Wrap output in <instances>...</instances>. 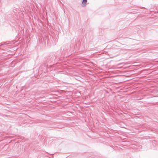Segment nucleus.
Returning <instances> with one entry per match:
<instances>
[{
  "label": "nucleus",
  "mask_w": 158,
  "mask_h": 158,
  "mask_svg": "<svg viewBox=\"0 0 158 158\" xmlns=\"http://www.w3.org/2000/svg\"><path fill=\"white\" fill-rule=\"evenodd\" d=\"M87 0H83L82 2L83 6H86L85 5L87 4Z\"/></svg>",
  "instance_id": "f257e3e1"
}]
</instances>
